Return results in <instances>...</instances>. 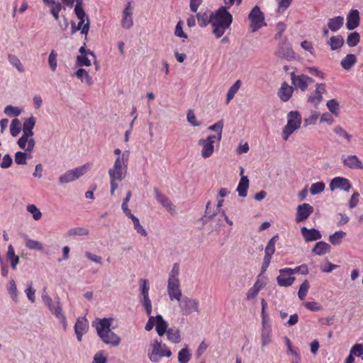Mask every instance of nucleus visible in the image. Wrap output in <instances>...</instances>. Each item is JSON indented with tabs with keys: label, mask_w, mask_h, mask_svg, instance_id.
I'll return each instance as SVG.
<instances>
[{
	"label": "nucleus",
	"mask_w": 363,
	"mask_h": 363,
	"mask_svg": "<svg viewBox=\"0 0 363 363\" xmlns=\"http://www.w3.org/2000/svg\"><path fill=\"white\" fill-rule=\"evenodd\" d=\"M113 321L112 318L96 319L93 323V326L95 327L97 335L104 344L116 347L121 344V338L111 330Z\"/></svg>",
	"instance_id": "1"
},
{
	"label": "nucleus",
	"mask_w": 363,
	"mask_h": 363,
	"mask_svg": "<svg viewBox=\"0 0 363 363\" xmlns=\"http://www.w3.org/2000/svg\"><path fill=\"white\" fill-rule=\"evenodd\" d=\"M227 7L220 6L211 16L213 33L217 38H220L233 22V16Z\"/></svg>",
	"instance_id": "2"
},
{
	"label": "nucleus",
	"mask_w": 363,
	"mask_h": 363,
	"mask_svg": "<svg viewBox=\"0 0 363 363\" xmlns=\"http://www.w3.org/2000/svg\"><path fill=\"white\" fill-rule=\"evenodd\" d=\"M35 123L36 120L33 116L24 118L22 128L23 135L17 141L18 147L28 152L33 150L35 145V142L33 139V128Z\"/></svg>",
	"instance_id": "3"
},
{
	"label": "nucleus",
	"mask_w": 363,
	"mask_h": 363,
	"mask_svg": "<svg viewBox=\"0 0 363 363\" xmlns=\"http://www.w3.org/2000/svg\"><path fill=\"white\" fill-rule=\"evenodd\" d=\"M128 160L124 156L121 158H116L111 168L108 169V175L110 177V184L111 195L114 194L115 191L118 188L117 182L123 180L128 172Z\"/></svg>",
	"instance_id": "4"
},
{
	"label": "nucleus",
	"mask_w": 363,
	"mask_h": 363,
	"mask_svg": "<svg viewBox=\"0 0 363 363\" xmlns=\"http://www.w3.org/2000/svg\"><path fill=\"white\" fill-rule=\"evenodd\" d=\"M180 267L179 263H174L168 274L167 292L170 301H179L183 296L179 280Z\"/></svg>",
	"instance_id": "5"
},
{
	"label": "nucleus",
	"mask_w": 363,
	"mask_h": 363,
	"mask_svg": "<svg viewBox=\"0 0 363 363\" xmlns=\"http://www.w3.org/2000/svg\"><path fill=\"white\" fill-rule=\"evenodd\" d=\"M286 125L282 130L283 140L286 141L294 131L299 129L302 122V118L298 111H291L288 113Z\"/></svg>",
	"instance_id": "6"
},
{
	"label": "nucleus",
	"mask_w": 363,
	"mask_h": 363,
	"mask_svg": "<svg viewBox=\"0 0 363 363\" xmlns=\"http://www.w3.org/2000/svg\"><path fill=\"white\" fill-rule=\"evenodd\" d=\"M171 355L172 352L168 347L157 339L152 342L150 348L147 352L148 358L152 362H158L160 358L163 357H169Z\"/></svg>",
	"instance_id": "7"
},
{
	"label": "nucleus",
	"mask_w": 363,
	"mask_h": 363,
	"mask_svg": "<svg viewBox=\"0 0 363 363\" xmlns=\"http://www.w3.org/2000/svg\"><path fill=\"white\" fill-rule=\"evenodd\" d=\"M150 285L147 279H141L139 281L138 299L143 306L147 315L152 313V302L149 296Z\"/></svg>",
	"instance_id": "8"
},
{
	"label": "nucleus",
	"mask_w": 363,
	"mask_h": 363,
	"mask_svg": "<svg viewBox=\"0 0 363 363\" xmlns=\"http://www.w3.org/2000/svg\"><path fill=\"white\" fill-rule=\"evenodd\" d=\"M182 315L187 316L192 313L199 312V301L196 298L183 296L177 301Z\"/></svg>",
	"instance_id": "9"
},
{
	"label": "nucleus",
	"mask_w": 363,
	"mask_h": 363,
	"mask_svg": "<svg viewBox=\"0 0 363 363\" xmlns=\"http://www.w3.org/2000/svg\"><path fill=\"white\" fill-rule=\"evenodd\" d=\"M90 167L91 164L86 163L82 166L67 171L59 177V183L60 184H67L79 179L86 172Z\"/></svg>",
	"instance_id": "10"
},
{
	"label": "nucleus",
	"mask_w": 363,
	"mask_h": 363,
	"mask_svg": "<svg viewBox=\"0 0 363 363\" xmlns=\"http://www.w3.org/2000/svg\"><path fill=\"white\" fill-rule=\"evenodd\" d=\"M248 18L250 21V30L255 33L263 26H267L264 22V16L259 7L255 6L249 13Z\"/></svg>",
	"instance_id": "11"
},
{
	"label": "nucleus",
	"mask_w": 363,
	"mask_h": 363,
	"mask_svg": "<svg viewBox=\"0 0 363 363\" xmlns=\"http://www.w3.org/2000/svg\"><path fill=\"white\" fill-rule=\"evenodd\" d=\"M220 140H216L214 135H208L206 138L200 139L198 142L201 147V155L203 158L210 157L214 152V145L220 143Z\"/></svg>",
	"instance_id": "12"
},
{
	"label": "nucleus",
	"mask_w": 363,
	"mask_h": 363,
	"mask_svg": "<svg viewBox=\"0 0 363 363\" xmlns=\"http://www.w3.org/2000/svg\"><path fill=\"white\" fill-rule=\"evenodd\" d=\"M291 79L292 84L296 89H300L302 91L308 89V84L313 82V79L303 74H295L294 72L291 73Z\"/></svg>",
	"instance_id": "13"
},
{
	"label": "nucleus",
	"mask_w": 363,
	"mask_h": 363,
	"mask_svg": "<svg viewBox=\"0 0 363 363\" xmlns=\"http://www.w3.org/2000/svg\"><path fill=\"white\" fill-rule=\"evenodd\" d=\"M279 273V274L277 277V281L279 286L289 287L294 284L295 277L292 274L291 268L280 269Z\"/></svg>",
	"instance_id": "14"
},
{
	"label": "nucleus",
	"mask_w": 363,
	"mask_h": 363,
	"mask_svg": "<svg viewBox=\"0 0 363 363\" xmlns=\"http://www.w3.org/2000/svg\"><path fill=\"white\" fill-rule=\"evenodd\" d=\"M329 188L332 191L340 189L348 192L352 188V184L350 180L347 178L336 177L330 181Z\"/></svg>",
	"instance_id": "15"
},
{
	"label": "nucleus",
	"mask_w": 363,
	"mask_h": 363,
	"mask_svg": "<svg viewBox=\"0 0 363 363\" xmlns=\"http://www.w3.org/2000/svg\"><path fill=\"white\" fill-rule=\"evenodd\" d=\"M341 160L344 167L350 169H363L362 161L356 155H342Z\"/></svg>",
	"instance_id": "16"
},
{
	"label": "nucleus",
	"mask_w": 363,
	"mask_h": 363,
	"mask_svg": "<svg viewBox=\"0 0 363 363\" xmlns=\"http://www.w3.org/2000/svg\"><path fill=\"white\" fill-rule=\"evenodd\" d=\"M313 207L309 203L298 205L296 208V221L301 223L306 220L313 213Z\"/></svg>",
	"instance_id": "17"
},
{
	"label": "nucleus",
	"mask_w": 363,
	"mask_h": 363,
	"mask_svg": "<svg viewBox=\"0 0 363 363\" xmlns=\"http://www.w3.org/2000/svg\"><path fill=\"white\" fill-rule=\"evenodd\" d=\"M325 91V84H317L315 89L308 98V102L317 106L323 100V94Z\"/></svg>",
	"instance_id": "18"
},
{
	"label": "nucleus",
	"mask_w": 363,
	"mask_h": 363,
	"mask_svg": "<svg viewBox=\"0 0 363 363\" xmlns=\"http://www.w3.org/2000/svg\"><path fill=\"white\" fill-rule=\"evenodd\" d=\"M42 300L45 303V305L49 308L50 311L55 315L57 313L58 311H62L61 304L60 302V299L58 297L55 298V301H53L51 297L45 292L43 291L42 294Z\"/></svg>",
	"instance_id": "19"
},
{
	"label": "nucleus",
	"mask_w": 363,
	"mask_h": 363,
	"mask_svg": "<svg viewBox=\"0 0 363 363\" xmlns=\"http://www.w3.org/2000/svg\"><path fill=\"white\" fill-rule=\"evenodd\" d=\"M88 328V322L85 318L80 317L77 319L74 325V333L78 341H82V336L87 332Z\"/></svg>",
	"instance_id": "20"
},
{
	"label": "nucleus",
	"mask_w": 363,
	"mask_h": 363,
	"mask_svg": "<svg viewBox=\"0 0 363 363\" xmlns=\"http://www.w3.org/2000/svg\"><path fill=\"white\" fill-rule=\"evenodd\" d=\"M74 13L79 20V22L77 26L80 30L83 28L84 25L87 22V19H89L84 9L82 8V0H77V4L74 6Z\"/></svg>",
	"instance_id": "21"
},
{
	"label": "nucleus",
	"mask_w": 363,
	"mask_h": 363,
	"mask_svg": "<svg viewBox=\"0 0 363 363\" xmlns=\"http://www.w3.org/2000/svg\"><path fill=\"white\" fill-rule=\"evenodd\" d=\"M301 232L305 241L307 242L318 240L322 238L320 232L315 228L308 229L306 227H302Z\"/></svg>",
	"instance_id": "22"
},
{
	"label": "nucleus",
	"mask_w": 363,
	"mask_h": 363,
	"mask_svg": "<svg viewBox=\"0 0 363 363\" xmlns=\"http://www.w3.org/2000/svg\"><path fill=\"white\" fill-rule=\"evenodd\" d=\"M294 91V88L284 82L278 90L277 95L281 101L286 102L291 98Z\"/></svg>",
	"instance_id": "23"
},
{
	"label": "nucleus",
	"mask_w": 363,
	"mask_h": 363,
	"mask_svg": "<svg viewBox=\"0 0 363 363\" xmlns=\"http://www.w3.org/2000/svg\"><path fill=\"white\" fill-rule=\"evenodd\" d=\"M25 246L30 250H38L41 253L48 254L45 251L44 245L42 242L30 238L27 235H23Z\"/></svg>",
	"instance_id": "24"
},
{
	"label": "nucleus",
	"mask_w": 363,
	"mask_h": 363,
	"mask_svg": "<svg viewBox=\"0 0 363 363\" xmlns=\"http://www.w3.org/2000/svg\"><path fill=\"white\" fill-rule=\"evenodd\" d=\"M359 25V12L357 9H352L347 16L346 26L348 30H354Z\"/></svg>",
	"instance_id": "25"
},
{
	"label": "nucleus",
	"mask_w": 363,
	"mask_h": 363,
	"mask_svg": "<svg viewBox=\"0 0 363 363\" xmlns=\"http://www.w3.org/2000/svg\"><path fill=\"white\" fill-rule=\"evenodd\" d=\"M131 3L128 2L123 11L121 26L123 28L129 29L133 26Z\"/></svg>",
	"instance_id": "26"
},
{
	"label": "nucleus",
	"mask_w": 363,
	"mask_h": 363,
	"mask_svg": "<svg viewBox=\"0 0 363 363\" xmlns=\"http://www.w3.org/2000/svg\"><path fill=\"white\" fill-rule=\"evenodd\" d=\"M155 198L157 201L162 205L165 209L170 212V213H174L175 212V207L173 205V203L171 202V201L164 194H162L157 189H155Z\"/></svg>",
	"instance_id": "27"
},
{
	"label": "nucleus",
	"mask_w": 363,
	"mask_h": 363,
	"mask_svg": "<svg viewBox=\"0 0 363 363\" xmlns=\"http://www.w3.org/2000/svg\"><path fill=\"white\" fill-rule=\"evenodd\" d=\"M274 55L281 59L291 60L294 57L293 50L286 45H280L276 50Z\"/></svg>",
	"instance_id": "28"
},
{
	"label": "nucleus",
	"mask_w": 363,
	"mask_h": 363,
	"mask_svg": "<svg viewBox=\"0 0 363 363\" xmlns=\"http://www.w3.org/2000/svg\"><path fill=\"white\" fill-rule=\"evenodd\" d=\"M344 23V17L338 16L334 18H330L328 21V27L332 32H337L339 30Z\"/></svg>",
	"instance_id": "29"
},
{
	"label": "nucleus",
	"mask_w": 363,
	"mask_h": 363,
	"mask_svg": "<svg viewBox=\"0 0 363 363\" xmlns=\"http://www.w3.org/2000/svg\"><path fill=\"white\" fill-rule=\"evenodd\" d=\"M155 329L159 336H163L168 330V323L161 315H157Z\"/></svg>",
	"instance_id": "30"
},
{
	"label": "nucleus",
	"mask_w": 363,
	"mask_h": 363,
	"mask_svg": "<svg viewBox=\"0 0 363 363\" xmlns=\"http://www.w3.org/2000/svg\"><path fill=\"white\" fill-rule=\"evenodd\" d=\"M344 38L340 35L332 36L328 41V45L330 46L331 50H337L342 47L344 45Z\"/></svg>",
	"instance_id": "31"
},
{
	"label": "nucleus",
	"mask_w": 363,
	"mask_h": 363,
	"mask_svg": "<svg viewBox=\"0 0 363 363\" xmlns=\"http://www.w3.org/2000/svg\"><path fill=\"white\" fill-rule=\"evenodd\" d=\"M249 188V179L246 176H242L236 191L240 197H245Z\"/></svg>",
	"instance_id": "32"
},
{
	"label": "nucleus",
	"mask_w": 363,
	"mask_h": 363,
	"mask_svg": "<svg viewBox=\"0 0 363 363\" xmlns=\"http://www.w3.org/2000/svg\"><path fill=\"white\" fill-rule=\"evenodd\" d=\"M166 334L168 340L170 341L171 342L177 344L181 342L182 337L180 334V330L177 328H169Z\"/></svg>",
	"instance_id": "33"
},
{
	"label": "nucleus",
	"mask_w": 363,
	"mask_h": 363,
	"mask_svg": "<svg viewBox=\"0 0 363 363\" xmlns=\"http://www.w3.org/2000/svg\"><path fill=\"white\" fill-rule=\"evenodd\" d=\"M213 13L211 11L199 12L196 14L198 23L201 27L206 26L209 23H211V16Z\"/></svg>",
	"instance_id": "34"
},
{
	"label": "nucleus",
	"mask_w": 363,
	"mask_h": 363,
	"mask_svg": "<svg viewBox=\"0 0 363 363\" xmlns=\"http://www.w3.org/2000/svg\"><path fill=\"white\" fill-rule=\"evenodd\" d=\"M6 258L10 262L11 268L13 269H16L19 262V257L15 255V251L12 245H9L8 246Z\"/></svg>",
	"instance_id": "35"
},
{
	"label": "nucleus",
	"mask_w": 363,
	"mask_h": 363,
	"mask_svg": "<svg viewBox=\"0 0 363 363\" xmlns=\"http://www.w3.org/2000/svg\"><path fill=\"white\" fill-rule=\"evenodd\" d=\"M357 62V57L354 54H347L340 62V65L345 70H350Z\"/></svg>",
	"instance_id": "36"
},
{
	"label": "nucleus",
	"mask_w": 363,
	"mask_h": 363,
	"mask_svg": "<svg viewBox=\"0 0 363 363\" xmlns=\"http://www.w3.org/2000/svg\"><path fill=\"white\" fill-rule=\"evenodd\" d=\"M330 246L324 241L318 242L312 250V252L317 255H323L330 251Z\"/></svg>",
	"instance_id": "37"
},
{
	"label": "nucleus",
	"mask_w": 363,
	"mask_h": 363,
	"mask_svg": "<svg viewBox=\"0 0 363 363\" xmlns=\"http://www.w3.org/2000/svg\"><path fill=\"white\" fill-rule=\"evenodd\" d=\"M224 126V122L223 120H219L214 124L208 126V130L211 131L216 132V135H213L216 138V140H221L222 139V133H223V128Z\"/></svg>",
	"instance_id": "38"
},
{
	"label": "nucleus",
	"mask_w": 363,
	"mask_h": 363,
	"mask_svg": "<svg viewBox=\"0 0 363 363\" xmlns=\"http://www.w3.org/2000/svg\"><path fill=\"white\" fill-rule=\"evenodd\" d=\"M333 133L340 138L344 139L347 143L352 141V135L347 132V130L340 125H335L333 129Z\"/></svg>",
	"instance_id": "39"
},
{
	"label": "nucleus",
	"mask_w": 363,
	"mask_h": 363,
	"mask_svg": "<svg viewBox=\"0 0 363 363\" xmlns=\"http://www.w3.org/2000/svg\"><path fill=\"white\" fill-rule=\"evenodd\" d=\"M74 75L79 78L82 82H84L88 85L93 84V79L89 73L83 68H79L74 74Z\"/></svg>",
	"instance_id": "40"
},
{
	"label": "nucleus",
	"mask_w": 363,
	"mask_h": 363,
	"mask_svg": "<svg viewBox=\"0 0 363 363\" xmlns=\"http://www.w3.org/2000/svg\"><path fill=\"white\" fill-rule=\"evenodd\" d=\"M262 289V283L259 281H257L253 286L247 291L246 294V298L247 300H252L255 298L259 294Z\"/></svg>",
	"instance_id": "41"
},
{
	"label": "nucleus",
	"mask_w": 363,
	"mask_h": 363,
	"mask_svg": "<svg viewBox=\"0 0 363 363\" xmlns=\"http://www.w3.org/2000/svg\"><path fill=\"white\" fill-rule=\"evenodd\" d=\"M8 60L9 63L15 67L19 72H24L25 68L23 64L21 63L19 58L13 54L8 55Z\"/></svg>",
	"instance_id": "42"
},
{
	"label": "nucleus",
	"mask_w": 363,
	"mask_h": 363,
	"mask_svg": "<svg viewBox=\"0 0 363 363\" xmlns=\"http://www.w3.org/2000/svg\"><path fill=\"white\" fill-rule=\"evenodd\" d=\"M241 86L240 80H237L228 89L226 95V104H229L230 101L234 98L235 94L238 92Z\"/></svg>",
	"instance_id": "43"
},
{
	"label": "nucleus",
	"mask_w": 363,
	"mask_h": 363,
	"mask_svg": "<svg viewBox=\"0 0 363 363\" xmlns=\"http://www.w3.org/2000/svg\"><path fill=\"white\" fill-rule=\"evenodd\" d=\"M345 235L346 233L342 230L336 231L329 236V241L333 245H338L342 242Z\"/></svg>",
	"instance_id": "44"
},
{
	"label": "nucleus",
	"mask_w": 363,
	"mask_h": 363,
	"mask_svg": "<svg viewBox=\"0 0 363 363\" xmlns=\"http://www.w3.org/2000/svg\"><path fill=\"white\" fill-rule=\"evenodd\" d=\"M272 342V328L261 330V343L262 347L267 346Z\"/></svg>",
	"instance_id": "45"
},
{
	"label": "nucleus",
	"mask_w": 363,
	"mask_h": 363,
	"mask_svg": "<svg viewBox=\"0 0 363 363\" xmlns=\"http://www.w3.org/2000/svg\"><path fill=\"white\" fill-rule=\"evenodd\" d=\"M4 112L9 117H17L21 115L22 110L17 106L8 105L5 107Z\"/></svg>",
	"instance_id": "46"
},
{
	"label": "nucleus",
	"mask_w": 363,
	"mask_h": 363,
	"mask_svg": "<svg viewBox=\"0 0 363 363\" xmlns=\"http://www.w3.org/2000/svg\"><path fill=\"white\" fill-rule=\"evenodd\" d=\"M279 238L278 235H274L267 243L265 250L264 255L268 256H272V255L275 252V244Z\"/></svg>",
	"instance_id": "47"
},
{
	"label": "nucleus",
	"mask_w": 363,
	"mask_h": 363,
	"mask_svg": "<svg viewBox=\"0 0 363 363\" xmlns=\"http://www.w3.org/2000/svg\"><path fill=\"white\" fill-rule=\"evenodd\" d=\"M319 118V112L316 111H312L309 116L304 118V125L308 126L311 125H315L317 123Z\"/></svg>",
	"instance_id": "48"
},
{
	"label": "nucleus",
	"mask_w": 363,
	"mask_h": 363,
	"mask_svg": "<svg viewBox=\"0 0 363 363\" xmlns=\"http://www.w3.org/2000/svg\"><path fill=\"white\" fill-rule=\"evenodd\" d=\"M360 40V35L359 34L354 31L352 33H350L347 38V44L349 47H354L356 46Z\"/></svg>",
	"instance_id": "49"
},
{
	"label": "nucleus",
	"mask_w": 363,
	"mask_h": 363,
	"mask_svg": "<svg viewBox=\"0 0 363 363\" xmlns=\"http://www.w3.org/2000/svg\"><path fill=\"white\" fill-rule=\"evenodd\" d=\"M27 211L32 215L35 220H39L42 217V213L35 204H29L26 206Z\"/></svg>",
	"instance_id": "50"
},
{
	"label": "nucleus",
	"mask_w": 363,
	"mask_h": 363,
	"mask_svg": "<svg viewBox=\"0 0 363 363\" xmlns=\"http://www.w3.org/2000/svg\"><path fill=\"white\" fill-rule=\"evenodd\" d=\"M130 219L133 221V227L136 232L139 235L146 237L147 235V233L146 230L140 225L139 219L135 216Z\"/></svg>",
	"instance_id": "51"
},
{
	"label": "nucleus",
	"mask_w": 363,
	"mask_h": 363,
	"mask_svg": "<svg viewBox=\"0 0 363 363\" xmlns=\"http://www.w3.org/2000/svg\"><path fill=\"white\" fill-rule=\"evenodd\" d=\"M48 65L52 72H55L57 67V53L52 50L48 56Z\"/></svg>",
	"instance_id": "52"
},
{
	"label": "nucleus",
	"mask_w": 363,
	"mask_h": 363,
	"mask_svg": "<svg viewBox=\"0 0 363 363\" xmlns=\"http://www.w3.org/2000/svg\"><path fill=\"white\" fill-rule=\"evenodd\" d=\"M7 291L11 298L14 301H17L18 298V290L14 279H11L7 285Z\"/></svg>",
	"instance_id": "53"
},
{
	"label": "nucleus",
	"mask_w": 363,
	"mask_h": 363,
	"mask_svg": "<svg viewBox=\"0 0 363 363\" xmlns=\"http://www.w3.org/2000/svg\"><path fill=\"white\" fill-rule=\"evenodd\" d=\"M21 121L18 118L12 120L10 125V133L13 137H16L21 132Z\"/></svg>",
	"instance_id": "54"
},
{
	"label": "nucleus",
	"mask_w": 363,
	"mask_h": 363,
	"mask_svg": "<svg viewBox=\"0 0 363 363\" xmlns=\"http://www.w3.org/2000/svg\"><path fill=\"white\" fill-rule=\"evenodd\" d=\"M325 185L323 182H318L311 184L310 188V193L311 195H316L320 194L324 191Z\"/></svg>",
	"instance_id": "55"
},
{
	"label": "nucleus",
	"mask_w": 363,
	"mask_h": 363,
	"mask_svg": "<svg viewBox=\"0 0 363 363\" xmlns=\"http://www.w3.org/2000/svg\"><path fill=\"white\" fill-rule=\"evenodd\" d=\"M326 106L333 114L338 115L340 104L336 99L329 100L326 104Z\"/></svg>",
	"instance_id": "56"
},
{
	"label": "nucleus",
	"mask_w": 363,
	"mask_h": 363,
	"mask_svg": "<svg viewBox=\"0 0 363 363\" xmlns=\"http://www.w3.org/2000/svg\"><path fill=\"white\" fill-rule=\"evenodd\" d=\"M310 284L309 282L307 280H305L300 286L298 292V296L301 300H303L308 293V291L309 289Z\"/></svg>",
	"instance_id": "57"
},
{
	"label": "nucleus",
	"mask_w": 363,
	"mask_h": 363,
	"mask_svg": "<svg viewBox=\"0 0 363 363\" xmlns=\"http://www.w3.org/2000/svg\"><path fill=\"white\" fill-rule=\"evenodd\" d=\"M305 70L309 74L320 79H325L326 77V74L316 67H307L305 68Z\"/></svg>",
	"instance_id": "58"
},
{
	"label": "nucleus",
	"mask_w": 363,
	"mask_h": 363,
	"mask_svg": "<svg viewBox=\"0 0 363 363\" xmlns=\"http://www.w3.org/2000/svg\"><path fill=\"white\" fill-rule=\"evenodd\" d=\"M191 354L189 350L185 347L182 349L178 354V361L183 362H188L190 360Z\"/></svg>",
	"instance_id": "59"
},
{
	"label": "nucleus",
	"mask_w": 363,
	"mask_h": 363,
	"mask_svg": "<svg viewBox=\"0 0 363 363\" xmlns=\"http://www.w3.org/2000/svg\"><path fill=\"white\" fill-rule=\"evenodd\" d=\"M89 233V230L85 228L78 227L74 228L68 230L67 235H86Z\"/></svg>",
	"instance_id": "60"
},
{
	"label": "nucleus",
	"mask_w": 363,
	"mask_h": 363,
	"mask_svg": "<svg viewBox=\"0 0 363 363\" xmlns=\"http://www.w3.org/2000/svg\"><path fill=\"white\" fill-rule=\"evenodd\" d=\"M183 25L184 23L182 21H179L176 25L175 30H174V35L177 37L186 39L187 35L184 32L183 30Z\"/></svg>",
	"instance_id": "61"
},
{
	"label": "nucleus",
	"mask_w": 363,
	"mask_h": 363,
	"mask_svg": "<svg viewBox=\"0 0 363 363\" xmlns=\"http://www.w3.org/2000/svg\"><path fill=\"white\" fill-rule=\"evenodd\" d=\"M27 151L25 152H17L15 154V162L18 164H26V160L28 158V155L26 153Z\"/></svg>",
	"instance_id": "62"
},
{
	"label": "nucleus",
	"mask_w": 363,
	"mask_h": 363,
	"mask_svg": "<svg viewBox=\"0 0 363 363\" xmlns=\"http://www.w3.org/2000/svg\"><path fill=\"white\" fill-rule=\"evenodd\" d=\"M25 294L31 303L35 301V290L32 287V283L28 284V287L25 290Z\"/></svg>",
	"instance_id": "63"
},
{
	"label": "nucleus",
	"mask_w": 363,
	"mask_h": 363,
	"mask_svg": "<svg viewBox=\"0 0 363 363\" xmlns=\"http://www.w3.org/2000/svg\"><path fill=\"white\" fill-rule=\"evenodd\" d=\"M350 352L352 354L356 357H361L363 354V342L354 344L352 347Z\"/></svg>",
	"instance_id": "64"
}]
</instances>
